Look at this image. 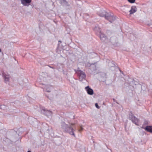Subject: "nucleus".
<instances>
[{
	"label": "nucleus",
	"mask_w": 152,
	"mask_h": 152,
	"mask_svg": "<svg viewBox=\"0 0 152 152\" xmlns=\"http://www.w3.org/2000/svg\"><path fill=\"white\" fill-rule=\"evenodd\" d=\"M75 124L69 123V125L66 124L64 122L61 123V126L64 131L65 132L69 133L70 134L75 137L74 132L75 130V128L74 126Z\"/></svg>",
	"instance_id": "obj_1"
},
{
	"label": "nucleus",
	"mask_w": 152,
	"mask_h": 152,
	"mask_svg": "<svg viewBox=\"0 0 152 152\" xmlns=\"http://www.w3.org/2000/svg\"><path fill=\"white\" fill-rule=\"evenodd\" d=\"M98 15L101 17H104L105 19L108 20L110 22L112 20L110 18H111L113 20L115 19V17L113 15L107 12L104 10H100L97 13Z\"/></svg>",
	"instance_id": "obj_2"
},
{
	"label": "nucleus",
	"mask_w": 152,
	"mask_h": 152,
	"mask_svg": "<svg viewBox=\"0 0 152 152\" xmlns=\"http://www.w3.org/2000/svg\"><path fill=\"white\" fill-rule=\"evenodd\" d=\"M95 31H97L99 33L100 37L102 41H105L106 39V36L103 33L101 32L100 29L98 26H96L94 28Z\"/></svg>",
	"instance_id": "obj_3"
},
{
	"label": "nucleus",
	"mask_w": 152,
	"mask_h": 152,
	"mask_svg": "<svg viewBox=\"0 0 152 152\" xmlns=\"http://www.w3.org/2000/svg\"><path fill=\"white\" fill-rule=\"evenodd\" d=\"M76 73L79 77V80L81 81L83 79H85L86 77V75L84 72L80 70H77L76 72Z\"/></svg>",
	"instance_id": "obj_4"
},
{
	"label": "nucleus",
	"mask_w": 152,
	"mask_h": 152,
	"mask_svg": "<svg viewBox=\"0 0 152 152\" xmlns=\"http://www.w3.org/2000/svg\"><path fill=\"white\" fill-rule=\"evenodd\" d=\"M41 112L43 114L49 118H50L52 117V112L50 110L43 109L41 110Z\"/></svg>",
	"instance_id": "obj_5"
},
{
	"label": "nucleus",
	"mask_w": 152,
	"mask_h": 152,
	"mask_svg": "<svg viewBox=\"0 0 152 152\" xmlns=\"http://www.w3.org/2000/svg\"><path fill=\"white\" fill-rule=\"evenodd\" d=\"M129 119L132 120L134 123L137 125H138L137 123L138 122V119L137 118H136L135 116H134L132 113H130L129 114Z\"/></svg>",
	"instance_id": "obj_6"
},
{
	"label": "nucleus",
	"mask_w": 152,
	"mask_h": 152,
	"mask_svg": "<svg viewBox=\"0 0 152 152\" xmlns=\"http://www.w3.org/2000/svg\"><path fill=\"white\" fill-rule=\"evenodd\" d=\"M31 0H21V3L25 6H28Z\"/></svg>",
	"instance_id": "obj_7"
},
{
	"label": "nucleus",
	"mask_w": 152,
	"mask_h": 152,
	"mask_svg": "<svg viewBox=\"0 0 152 152\" xmlns=\"http://www.w3.org/2000/svg\"><path fill=\"white\" fill-rule=\"evenodd\" d=\"M110 41L111 42L113 45L116 44L118 42L117 39L115 37H112L110 38Z\"/></svg>",
	"instance_id": "obj_8"
},
{
	"label": "nucleus",
	"mask_w": 152,
	"mask_h": 152,
	"mask_svg": "<svg viewBox=\"0 0 152 152\" xmlns=\"http://www.w3.org/2000/svg\"><path fill=\"white\" fill-rule=\"evenodd\" d=\"M85 89L88 94L92 95L93 94L94 91L93 90L90 88L89 86L86 87Z\"/></svg>",
	"instance_id": "obj_9"
},
{
	"label": "nucleus",
	"mask_w": 152,
	"mask_h": 152,
	"mask_svg": "<svg viewBox=\"0 0 152 152\" xmlns=\"http://www.w3.org/2000/svg\"><path fill=\"white\" fill-rule=\"evenodd\" d=\"M137 11V8L135 6H132L129 11L130 14H132L135 12Z\"/></svg>",
	"instance_id": "obj_10"
},
{
	"label": "nucleus",
	"mask_w": 152,
	"mask_h": 152,
	"mask_svg": "<svg viewBox=\"0 0 152 152\" xmlns=\"http://www.w3.org/2000/svg\"><path fill=\"white\" fill-rule=\"evenodd\" d=\"M61 4L63 6L65 7H69V4L65 0H61L60 1Z\"/></svg>",
	"instance_id": "obj_11"
},
{
	"label": "nucleus",
	"mask_w": 152,
	"mask_h": 152,
	"mask_svg": "<svg viewBox=\"0 0 152 152\" xmlns=\"http://www.w3.org/2000/svg\"><path fill=\"white\" fill-rule=\"evenodd\" d=\"M3 76L5 83H7L9 81L10 78L9 75H3Z\"/></svg>",
	"instance_id": "obj_12"
},
{
	"label": "nucleus",
	"mask_w": 152,
	"mask_h": 152,
	"mask_svg": "<svg viewBox=\"0 0 152 152\" xmlns=\"http://www.w3.org/2000/svg\"><path fill=\"white\" fill-rule=\"evenodd\" d=\"M45 86L43 88L44 90L45 91H46L48 92H50V88L51 87V86L50 85H44Z\"/></svg>",
	"instance_id": "obj_13"
},
{
	"label": "nucleus",
	"mask_w": 152,
	"mask_h": 152,
	"mask_svg": "<svg viewBox=\"0 0 152 152\" xmlns=\"http://www.w3.org/2000/svg\"><path fill=\"white\" fill-rule=\"evenodd\" d=\"M108 66L111 68V69L112 71L114 70L115 68V64L111 62H109Z\"/></svg>",
	"instance_id": "obj_14"
},
{
	"label": "nucleus",
	"mask_w": 152,
	"mask_h": 152,
	"mask_svg": "<svg viewBox=\"0 0 152 152\" xmlns=\"http://www.w3.org/2000/svg\"><path fill=\"white\" fill-rule=\"evenodd\" d=\"M145 130L147 132H152V126H147L145 129Z\"/></svg>",
	"instance_id": "obj_15"
},
{
	"label": "nucleus",
	"mask_w": 152,
	"mask_h": 152,
	"mask_svg": "<svg viewBox=\"0 0 152 152\" xmlns=\"http://www.w3.org/2000/svg\"><path fill=\"white\" fill-rule=\"evenodd\" d=\"M135 0H128L129 2L132 3L135 2Z\"/></svg>",
	"instance_id": "obj_16"
},
{
	"label": "nucleus",
	"mask_w": 152,
	"mask_h": 152,
	"mask_svg": "<svg viewBox=\"0 0 152 152\" xmlns=\"http://www.w3.org/2000/svg\"><path fill=\"white\" fill-rule=\"evenodd\" d=\"M80 128L78 129V131L79 132H80L82 130H83V128L81 126H80Z\"/></svg>",
	"instance_id": "obj_17"
},
{
	"label": "nucleus",
	"mask_w": 152,
	"mask_h": 152,
	"mask_svg": "<svg viewBox=\"0 0 152 152\" xmlns=\"http://www.w3.org/2000/svg\"><path fill=\"white\" fill-rule=\"evenodd\" d=\"M95 105L96 108H99V107L98 106V104L97 103H96L95 104Z\"/></svg>",
	"instance_id": "obj_18"
},
{
	"label": "nucleus",
	"mask_w": 152,
	"mask_h": 152,
	"mask_svg": "<svg viewBox=\"0 0 152 152\" xmlns=\"http://www.w3.org/2000/svg\"><path fill=\"white\" fill-rule=\"evenodd\" d=\"M114 17H115V19L114 20H113L112 19V18H110V19L112 20V21L111 22H111V23L113 21H114L115 19V17L114 16Z\"/></svg>",
	"instance_id": "obj_19"
},
{
	"label": "nucleus",
	"mask_w": 152,
	"mask_h": 152,
	"mask_svg": "<svg viewBox=\"0 0 152 152\" xmlns=\"http://www.w3.org/2000/svg\"><path fill=\"white\" fill-rule=\"evenodd\" d=\"M58 70L59 71H63V69H61V70H60V69H58Z\"/></svg>",
	"instance_id": "obj_20"
},
{
	"label": "nucleus",
	"mask_w": 152,
	"mask_h": 152,
	"mask_svg": "<svg viewBox=\"0 0 152 152\" xmlns=\"http://www.w3.org/2000/svg\"><path fill=\"white\" fill-rule=\"evenodd\" d=\"M1 106H2V105H0V109H2V108L1 107Z\"/></svg>",
	"instance_id": "obj_21"
},
{
	"label": "nucleus",
	"mask_w": 152,
	"mask_h": 152,
	"mask_svg": "<svg viewBox=\"0 0 152 152\" xmlns=\"http://www.w3.org/2000/svg\"><path fill=\"white\" fill-rule=\"evenodd\" d=\"M49 66L50 68H52V69H54V68L53 67H51V66Z\"/></svg>",
	"instance_id": "obj_22"
},
{
	"label": "nucleus",
	"mask_w": 152,
	"mask_h": 152,
	"mask_svg": "<svg viewBox=\"0 0 152 152\" xmlns=\"http://www.w3.org/2000/svg\"><path fill=\"white\" fill-rule=\"evenodd\" d=\"M1 52V49L0 48V52Z\"/></svg>",
	"instance_id": "obj_23"
},
{
	"label": "nucleus",
	"mask_w": 152,
	"mask_h": 152,
	"mask_svg": "<svg viewBox=\"0 0 152 152\" xmlns=\"http://www.w3.org/2000/svg\"><path fill=\"white\" fill-rule=\"evenodd\" d=\"M27 152H31L30 151H28Z\"/></svg>",
	"instance_id": "obj_24"
},
{
	"label": "nucleus",
	"mask_w": 152,
	"mask_h": 152,
	"mask_svg": "<svg viewBox=\"0 0 152 152\" xmlns=\"http://www.w3.org/2000/svg\"><path fill=\"white\" fill-rule=\"evenodd\" d=\"M58 42H61V41H59Z\"/></svg>",
	"instance_id": "obj_25"
},
{
	"label": "nucleus",
	"mask_w": 152,
	"mask_h": 152,
	"mask_svg": "<svg viewBox=\"0 0 152 152\" xmlns=\"http://www.w3.org/2000/svg\"><path fill=\"white\" fill-rule=\"evenodd\" d=\"M113 100H115V99H113Z\"/></svg>",
	"instance_id": "obj_26"
}]
</instances>
